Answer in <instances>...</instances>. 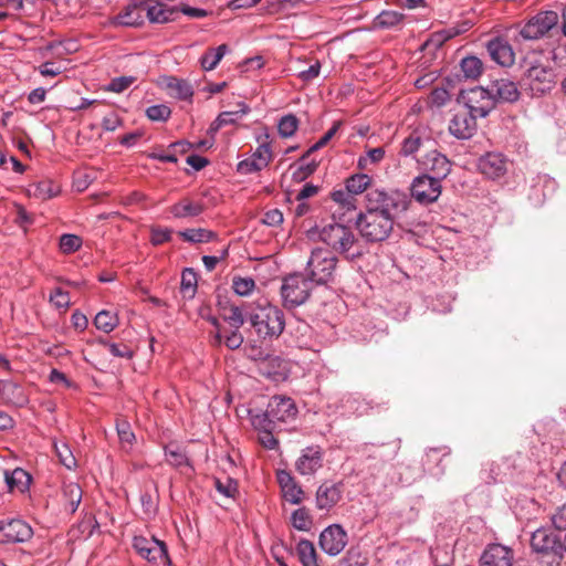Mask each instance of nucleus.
<instances>
[{"label":"nucleus","instance_id":"1","mask_svg":"<svg viewBox=\"0 0 566 566\" xmlns=\"http://www.w3.org/2000/svg\"><path fill=\"white\" fill-rule=\"evenodd\" d=\"M530 546L535 560L542 566L562 565L566 545L556 530L547 527L536 530L531 536Z\"/></svg>","mask_w":566,"mask_h":566},{"label":"nucleus","instance_id":"2","mask_svg":"<svg viewBox=\"0 0 566 566\" xmlns=\"http://www.w3.org/2000/svg\"><path fill=\"white\" fill-rule=\"evenodd\" d=\"M248 319L260 338H277L284 331L285 319L283 312L266 300H259L248 311Z\"/></svg>","mask_w":566,"mask_h":566},{"label":"nucleus","instance_id":"3","mask_svg":"<svg viewBox=\"0 0 566 566\" xmlns=\"http://www.w3.org/2000/svg\"><path fill=\"white\" fill-rule=\"evenodd\" d=\"M319 240L333 251L348 259H356L364 253V248L354 230L343 223L332 222L318 232Z\"/></svg>","mask_w":566,"mask_h":566},{"label":"nucleus","instance_id":"4","mask_svg":"<svg viewBox=\"0 0 566 566\" xmlns=\"http://www.w3.org/2000/svg\"><path fill=\"white\" fill-rule=\"evenodd\" d=\"M409 199L402 191L396 189H370L366 195V209L381 212L392 218L408 209Z\"/></svg>","mask_w":566,"mask_h":566},{"label":"nucleus","instance_id":"5","mask_svg":"<svg viewBox=\"0 0 566 566\" xmlns=\"http://www.w3.org/2000/svg\"><path fill=\"white\" fill-rule=\"evenodd\" d=\"M523 86L533 96H541L549 93L556 85V73L548 60H535L526 70L523 78Z\"/></svg>","mask_w":566,"mask_h":566},{"label":"nucleus","instance_id":"6","mask_svg":"<svg viewBox=\"0 0 566 566\" xmlns=\"http://www.w3.org/2000/svg\"><path fill=\"white\" fill-rule=\"evenodd\" d=\"M337 258L332 251L316 248L306 263V276L316 285L332 282L335 276Z\"/></svg>","mask_w":566,"mask_h":566},{"label":"nucleus","instance_id":"7","mask_svg":"<svg viewBox=\"0 0 566 566\" xmlns=\"http://www.w3.org/2000/svg\"><path fill=\"white\" fill-rule=\"evenodd\" d=\"M394 223L392 218L368 209L359 213L356 221L360 235L369 242L385 241L391 233Z\"/></svg>","mask_w":566,"mask_h":566},{"label":"nucleus","instance_id":"8","mask_svg":"<svg viewBox=\"0 0 566 566\" xmlns=\"http://www.w3.org/2000/svg\"><path fill=\"white\" fill-rule=\"evenodd\" d=\"M313 284L307 276L298 273L285 277L281 286L284 305L292 308L305 303Z\"/></svg>","mask_w":566,"mask_h":566},{"label":"nucleus","instance_id":"9","mask_svg":"<svg viewBox=\"0 0 566 566\" xmlns=\"http://www.w3.org/2000/svg\"><path fill=\"white\" fill-rule=\"evenodd\" d=\"M557 22L558 15L556 12H539L522 27L520 34L525 40H537L544 36Z\"/></svg>","mask_w":566,"mask_h":566},{"label":"nucleus","instance_id":"10","mask_svg":"<svg viewBox=\"0 0 566 566\" xmlns=\"http://www.w3.org/2000/svg\"><path fill=\"white\" fill-rule=\"evenodd\" d=\"M468 112L476 118H483L494 108V101L490 94V90L483 87H474L462 95Z\"/></svg>","mask_w":566,"mask_h":566},{"label":"nucleus","instance_id":"11","mask_svg":"<svg viewBox=\"0 0 566 566\" xmlns=\"http://www.w3.org/2000/svg\"><path fill=\"white\" fill-rule=\"evenodd\" d=\"M442 186L437 178L429 175H421L413 179L411 184V196L416 201L422 205L432 203L441 195Z\"/></svg>","mask_w":566,"mask_h":566},{"label":"nucleus","instance_id":"12","mask_svg":"<svg viewBox=\"0 0 566 566\" xmlns=\"http://www.w3.org/2000/svg\"><path fill=\"white\" fill-rule=\"evenodd\" d=\"M133 547L140 557L150 563H160L168 559L165 543L155 537L135 536Z\"/></svg>","mask_w":566,"mask_h":566},{"label":"nucleus","instance_id":"13","mask_svg":"<svg viewBox=\"0 0 566 566\" xmlns=\"http://www.w3.org/2000/svg\"><path fill=\"white\" fill-rule=\"evenodd\" d=\"M32 534V527L20 518L0 521V543H22Z\"/></svg>","mask_w":566,"mask_h":566},{"label":"nucleus","instance_id":"14","mask_svg":"<svg viewBox=\"0 0 566 566\" xmlns=\"http://www.w3.org/2000/svg\"><path fill=\"white\" fill-rule=\"evenodd\" d=\"M347 545V533L339 524L327 526L319 535L321 548L331 556L338 555Z\"/></svg>","mask_w":566,"mask_h":566},{"label":"nucleus","instance_id":"15","mask_svg":"<svg viewBox=\"0 0 566 566\" xmlns=\"http://www.w3.org/2000/svg\"><path fill=\"white\" fill-rule=\"evenodd\" d=\"M272 160V150L269 143H260L251 157L241 160L238 166V172L249 175L260 171L268 167Z\"/></svg>","mask_w":566,"mask_h":566},{"label":"nucleus","instance_id":"16","mask_svg":"<svg viewBox=\"0 0 566 566\" xmlns=\"http://www.w3.org/2000/svg\"><path fill=\"white\" fill-rule=\"evenodd\" d=\"M476 130V117L468 111L457 112L449 123V132L458 139H469Z\"/></svg>","mask_w":566,"mask_h":566},{"label":"nucleus","instance_id":"17","mask_svg":"<svg viewBox=\"0 0 566 566\" xmlns=\"http://www.w3.org/2000/svg\"><path fill=\"white\" fill-rule=\"evenodd\" d=\"M270 417L276 422H287L296 417L297 408L289 397L274 396L266 408Z\"/></svg>","mask_w":566,"mask_h":566},{"label":"nucleus","instance_id":"18","mask_svg":"<svg viewBox=\"0 0 566 566\" xmlns=\"http://www.w3.org/2000/svg\"><path fill=\"white\" fill-rule=\"evenodd\" d=\"M478 168L490 179H499L507 171V160L500 153H488L479 159Z\"/></svg>","mask_w":566,"mask_h":566},{"label":"nucleus","instance_id":"19","mask_svg":"<svg viewBox=\"0 0 566 566\" xmlns=\"http://www.w3.org/2000/svg\"><path fill=\"white\" fill-rule=\"evenodd\" d=\"M513 551L502 544H490L480 557V566H512Z\"/></svg>","mask_w":566,"mask_h":566},{"label":"nucleus","instance_id":"20","mask_svg":"<svg viewBox=\"0 0 566 566\" xmlns=\"http://www.w3.org/2000/svg\"><path fill=\"white\" fill-rule=\"evenodd\" d=\"M342 482H324L316 491V507L321 511H329L342 500Z\"/></svg>","mask_w":566,"mask_h":566},{"label":"nucleus","instance_id":"21","mask_svg":"<svg viewBox=\"0 0 566 566\" xmlns=\"http://www.w3.org/2000/svg\"><path fill=\"white\" fill-rule=\"evenodd\" d=\"M323 465V452L319 447H308L302 451L295 467L302 475L314 474Z\"/></svg>","mask_w":566,"mask_h":566},{"label":"nucleus","instance_id":"22","mask_svg":"<svg viewBox=\"0 0 566 566\" xmlns=\"http://www.w3.org/2000/svg\"><path fill=\"white\" fill-rule=\"evenodd\" d=\"M490 94L497 102H516L520 97V91L516 84L509 78H499L489 85Z\"/></svg>","mask_w":566,"mask_h":566},{"label":"nucleus","instance_id":"23","mask_svg":"<svg viewBox=\"0 0 566 566\" xmlns=\"http://www.w3.org/2000/svg\"><path fill=\"white\" fill-rule=\"evenodd\" d=\"M422 165L426 169L430 170L434 176L431 178H437L438 181L441 182L451 171V163L447 158L446 155L439 153L438 150L429 151L423 160Z\"/></svg>","mask_w":566,"mask_h":566},{"label":"nucleus","instance_id":"24","mask_svg":"<svg viewBox=\"0 0 566 566\" xmlns=\"http://www.w3.org/2000/svg\"><path fill=\"white\" fill-rule=\"evenodd\" d=\"M488 52L491 59L501 66H511L515 54L512 46L502 39H494L488 43Z\"/></svg>","mask_w":566,"mask_h":566},{"label":"nucleus","instance_id":"25","mask_svg":"<svg viewBox=\"0 0 566 566\" xmlns=\"http://www.w3.org/2000/svg\"><path fill=\"white\" fill-rule=\"evenodd\" d=\"M206 209L202 200H195L189 197L180 199L169 209L170 213L178 219L195 218L200 216Z\"/></svg>","mask_w":566,"mask_h":566},{"label":"nucleus","instance_id":"26","mask_svg":"<svg viewBox=\"0 0 566 566\" xmlns=\"http://www.w3.org/2000/svg\"><path fill=\"white\" fill-rule=\"evenodd\" d=\"M0 396L10 405L22 407L28 402V397L21 385L12 380H0Z\"/></svg>","mask_w":566,"mask_h":566},{"label":"nucleus","instance_id":"27","mask_svg":"<svg viewBox=\"0 0 566 566\" xmlns=\"http://www.w3.org/2000/svg\"><path fill=\"white\" fill-rule=\"evenodd\" d=\"M4 481L9 491H18L24 493L29 490L32 478L31 475L21 468H15L12 471H3Z\"/></svg>","mask_w":566,"mask_h":566},{"label":"nucleus","instance_id":"28","mask_svg":"<svg viewBox=\"0 0 566 566\" xmlns=\"http://www.w3.org/2000/svg\"><path fill=\"white\" fill-rule=\"evenodd\" d=\"M145 9L140 4H129L114 18V24L139 27L144 23Z\"/></svg>","mask_w":566,"mask_h":566},{"label":"nucleus","instance_id":"29","mask_svg":"<svg viewBox=\"0 0 566 566\" xmlns=\"http://www.w3.org/2000/svg\"><path fill=\"white\" fill-rule=\"evenodd\" d=\"M253 307L252 304L242 303V305H230L224 310L223 319L235 329H240V327L245 322V316L248 317V311Z\"/></svg>","mask_w":566,"mask_h":566},{"label":"nucleus","instance_id":"30","mask_svg":"<svg viewBox=\"0 0 566 566\" xmlns=\"http://www.w3.org/2000/svg\"><path fill=\"white\" fill-rule=\"evenodd\" d=\"M166 88L170 96L182 101H190L193 95L192 86L189 82L177 77H167L165 81Z\"/></svg>","mask_w":566,"mask_h":566},{"label":"nucleus","instance_id":"31","mask_svg":"<svg viewBox=\"0 0 566 566\" xmlns=\"http://www.w3.org/2000/svg\"><path fill=\"white\" fill-rule=\"evenodd\" d=\"M145 13L151 23H167L174 20L177 11L175 8L157 2L154 6L147 7Z\"/></svg>","mask_w":566,"mask_h":566},{"label":"nucleus","instance_id":"32","mask_svg":"<svg viewBox=\"0 0 566 566\" xmlns=\"http://www.w3.org/2000/svg\"><path fill=\"white\" fill-rule=\"evenodd\" d=\"M27 192L30 197L46 200L55 197L60 192V188L54 182L44 180L30 185Z\"/></svg>","mask_w":566,"mask_h":566},{"label":"nucleus","instance_id":"33","mask_svg":"<svg viewBox=\"0 0 566 566\" xmlns=\"http://www.w3.org/2000/svg\"><path fill=\"white\" fill-rule=\"evenodd\" d=\"M165 455L167 462L174 468L181 469L184 467L191 468L190 461L188 459L185 450L175 443H169L165 447Z\"/></svg>","mask_w":566,"mask_h":566},{"label":"nucleus","instance_id":"34","mask_svg":"<svg viewBox=\"0 0 566 566\" xmlns=\"http://www.w3.org/2000/svg\"><path fill=\"white\" fill-rule=\"evenodd\" d=\"M296 553L303 566H319L314 544L308 539H301L296 545Z\"/></svg>","mask_w":566,"mask_h":566},{"label":"nucleus","instance_id":"35","mask_svg":"<svg viewBox=\"0 0 566 566\" xmlns=\"http://www.w3.org/2000/svg\"><path fill=\"white\" fill-rule=\"evenodd\" d=\"M331 198L338 206V209L342 210V214L356 210L357 199L346 188L334 190L331 193Z\"/></svg>","mask_w":566,"mask_h":566},{"label":"nucleus","instance_id":"36","mask_svg":"<svg viewBox=\"0 0 566 566\" xmlns=\"http://www.w3.org/2000/svg\"><path fill=\"white\" fill-rule=\"evenodd\" d=\"M371 177L367 174H355L346 179L345 188L355 197L368 190Z\"/></svg>","mask_w":566,"mask_h":566},{"label":"nucleus","instance_id":"37","mask_svg":"<svg viewBox=\"0 0 566 566\" xmlns=\"http://www.w3.org/2000/svg\"><path fill=\"white\" fill-rule=\"evenodd\" d=\"M227 52V44H221L216 49L208 50L200 59L201 67L205 71L214 70Z\"/></svg>","mask_w":566,"mask_h":566},{"label":"nucleus","instance_id":"38","mask_svg":"<svg viewBox=\"0 0 566 566\" xmlns=\"http://www.w3.org/2000/svg\"><path fill=\"white\" fill-rule=\"evenodd\" d=\"M179 237L187 242L190 243H203L210 242L216 238V233L213 231L198 228V229H186L179 232Z\"/></svg>","mask_w":566,"mask_h":566},{"label":"nucleus","instance_id":"39","mask_svg":"<svg viewBox=\"0 0 566 566\" xmlns=\"http://www.w3.org/2000/svg\"><path fill=\"white\" fill-rule=\"evenodd\" d=\"M238 109L231 112H222L217 116L218 124L221 127L227 125H234L237 122L250 112V107L244 103H238Z\"/></svg>","mask_w":566,"mask_h":566},{"label":"nucleus","instance_id":"40","mask_svg":"<svg viewBox=\"0 0 566 566\" xmlns=\"http://www.w3.org/2000/svg\"><path fill=\"white\" fill-rule=\"evenodd\" d=\"M461 70L467 78L476 80L483 71V63L476 56H467L460 63Z\"/></svg>","mask_w":566,"mask_h":566},{"label":"nucleus","instance_id":"41","mask_svg":"<svg viewBox=\"0 0 566 566\" xmlns=\"http://www.w3.org/2000/svg\"><path fill=\"white\" fill-rule=\"evenodd\" d=\"M384 158L385 149L382 147L371 148L358 158L357 166L360 170H369L370 165L379 164Z\"/></svg>","mask_w":566,"mask_h":566},{"label":"nucleus","instance_id":"42","mask_svg":"<svg viewBox=\"0 0 566 566\" xmlns=\"http://www.w3.org/2000/svg\"><path fill=\"white\" fill-rule=\"evenodd\" d=\"M94 324L97 329L105 333L112 332L118 324L117 315L109 311H101L96 314Z\"/></svg>","mask_w":566,"mask_h":566},{"label":"nucleus","instance_id":"43","mask_svg":"<svg viewBox=\"0 0 566 566\" xmlns=\"http://www.w3.org/2000/svg\"><path fill=\"white\" fill-rule=\"evenodd\" d=\"M291 522L294 528L303 532L310 531L313 524L312 516L305 507L295 510L291 515Z\"/></svg>","mask_w":566,"mask_h":566},{"label":"nucleus","instance_id":"44","mask_svg":"<svg viewBox=\"0 0 566 566\" xmlns=\"http://www.w3.org/2000/svg\"><path fill=\"white\" fill-rule=\"evenodd\" d=\"M297 127H298V119L296 118V116L289 114V115L283 116L280 119L279 125H277V130H279V134L283 138H287L295 134V132L297 130Z\"/></svg>","mask_w":566,"mask_h":566},{"label":"nucleus","instance_id":"45","mask_svg":"<svg viewBox=\"0 0 566 566\" xmlns=\"http://www.w3.org/2000/svg\"><path fill=\"white\" fill-rule=\"evenodd\" d=\"M255 287V282L251 277H241L235 276L232 280V289L235 292V294L240 296H248L250 295Z\"/></svg>","mask_w":566,"mask_h":566},{"label":"nucleus","instance_id":"46","mask_svg":"<svg viewBox=\"0 0 566 566\" xmlns=\"http://www.w3.org/2000/svg\"><path fill=\"white\" fill-rule=\"evenodd\" d=\"M98 524L92 513H85L82 520L77 523V532L81 537L88 538L97 528Z\"/></svg>","mask_w":566,"mask_h":566},{"label":"nucleus","instance_id":"47","mask_svg":"<svg viewBox=\"0 0 566 566\" xmlns=\"http://www.w3.org/2000/svg\"><path fill=\"white\" fill-rule=\"evenodd\" d=\"M402 18L403 14L398 11H382L376 18V24L381 28H391L397 25L402 20Z\"/></svg>","mask_w":566,"mask_h":566},{"label":"nucleus","instance_id":"48","mask_svg":"<svg viewBox=\"0 0 566 566\" xmlns=\"http://www.w3.org/2000/svg\"><path fill=\"white\" fill-rule=\"evenodd\" d=\"M282 492L284 499L292 504H298L303 500L304 492L302 488L289 479L287 484L284 485V490H282Z\"/></svg>","mask_w":566,"mask_h":566},{"label":"nucleus","instance_id":"49","mask_svg":"<svg viewBox=\"0 0 566 566\" xmlns=\"http://www.w3.org/2000/svg\"><path fill=\"white\" fill-rule=\"evenodd\" d=\"M116 429L123 448L132 447L135 441V434L132 431L130 424L127 421L122 420L117 422Z\"/></svg>","mask_w":566,"mask_h":566},{"label":"nucleus","instance_id":"50","mask_svg":"<svg viewBox=\"0 0 566 566\" xmlns=\"http://www.w3.org/2000/svg\"><path fill=\"white\" fill-rule=\"evenodd\" d=\"M50 302L59 311L65 312L71 304V296L67 291H64L62 287H56L50 295Z\"/></svg>","mask_w":566,"mask_h":566},{"label":"nucleus","instance_id":"51","mask_svg":"<svg viewBox=\"0 0 566 566\" xmlns=\"http://www.w3.org/2000/svg\"><path fill=\"white\" fill-rule=\"evenodd\" d=\"M136 78L134 76H119L113 78L105 87L108 92L122 93L134 84Z\"/></svg>","mask_w":566,"mask_h":566},{"label":"nucleus","instance_id":"52","mask_svg":"<svg viewBox=\"0 0 566 566\" xmlns=\"http://www.w3.org/2000/svg\"><path fill=\"white\" fill-rule=\"evenodd\" d=\"M171 114L167 105H153L146 109V115L150 120H167Z\"/></svg>","mask_w":566,"mask_h":566},{"label":"nucleus","instance_id":"53","mask_svg":"<svg viewBox=\"0 0 566 566\" xmlns=\"http://www.w3.org/2000/svg\"><path fill=\"white\" fill-rule=\"evenodd\" d=\"M216 489L227 497H234L238 492V483L230 478H227L224 481L217 479Z\"/></svg>","mask_w":566,"mask_h":566},{"label":"nucleus","instance_id":"54","mask_svg":"<svg viewBox=\"0 0 566 566\" xmlns=\"http://www.w3.org/2000/svg\"><path fill=\"white\" fill-rule=\"evenodd\" d=\"M422 139L417 134H411L407 137L401 145V154L403 156H411L420 148Z\"/></svg>","mask_w":566,"mask_h":566},{"label":"nucleus","instance_id":"55","mask_svg":"<svg viewBox=\"0 0 566 566\" xmlns=\"http://www.w3.org/2000/svg\"><path fill=\"white\" fill-rule=\"evenodd\" d=\"M104 346L114 357L127 359L133 357V350L125 344L104 343Z\"/></svg>","mask_w":566,"mask_h":566},{"label":"nucleus","instance_id":"56","mask_svg":"<svg viewBox=\"0 0 566 566\" xmlns=\"http://www.w3.org/2000/svg\"><path fill=\"white\" fill-rule=\"evenodd\" d=\"M252 424L259 432H262V430L265 429L275 428V422L273 421L272 417H270L268 410L264 413L253 416Z\"/></svg>","mask_w":566,"mask_h":566},{"label":"nucleus","instance_id":"57","mask_svg":"<svg viewBox=\"0 0 566 566\" xmlns=\"http://www.w3.org/2000/svg\"><path fill=\"white\" fill-rule=\"evenodd\" d=\"M197 285V274L192 269H185L181 274V290L184 292H195Z\"/></svg>","mask_w":566,"mask_h":566},{"label":"nucleus","instance_id":"58","mask_svg":"<svg viewBox=\"0 0 566 566\" xmlns=\"http://www.w3.org/2000/svg\"><path fill=\"white\" fill-rule=\"evenodd\" d=\"M54 450L56 453V457L59 458L60 462L65 465L67 469L71 468V465L67 463L69 458L71 457V449L67 444V442H61L54 441L53 443Z\"/></svg>","mask_w":566,"mask_h":566},{"label":"nucleus","instance_id":"59","mask_svg":"<svg viewBox=\"0 0 566 566\" xmlns=\"http://www.w3.org/2000/svg\"><path fill=\"white\" fill-rule=\"evenodd\" d=\"M171 238V230L163 228H154L151 230L150 241L154 245H159L168 242Z\"/></svg>","mask_w":566,"mask_h":566},{"label":"nucleus","instance_id":"60","mask_svg":"<svg viewBox=\"0 0 566 566\" xmlns=\"http://www.w3.org/2000/svg\"><path fill=\"white\" fill-rule=\"evenodd\" d=\"M273 430L274 429H265L262 430V432H259L260 443L269 450L275 449L279 443L275 437L273 436Z\"/></svg>","mask_w":566,"mask_h":566},{"label":"nucleus","instance_id":"61","mask_svg":"<svg viewBox=\"0 0 566 566\" xmlns=\"http://www.w3.org/2000/svg\"><path fill=\"white\" fill-rule=\"evenodd\" d=\"M450 98L449 92L443 87L434 88L430 94L431 103L437 106L444 105Z\"/></svg>","mask_w":566,"mask_h":566},{"label":"nucleus","instance_id":"62","mask_svg":"<svg viewBox=\"0 0 566 566\" xmlns=\"http://www.w3.org/2000/svg\"><path fill=\"white\" fill-rule=\"evenodd\" d=\"M224 344L229 349H238L243 344V336L239 329H233L224 338Z\"/></svg>","mask_w":566,"mask_h":566},{"label":"nucleus","instance_id":"63","mask_svg":"<svg viewBox=\"0 0 566 566\" xmlns=\"http://www.w3.org/2000/svg\"><path fill=\"white\" fill-rule=\"evenodd\" d=\"M262 220L266 226L275 227L283 222V213L277 209H272L264 213Z\"/></svg>","mask_w":566,"mask_h":566},{"label":"nucleus","instance_id":"64","mask_svg":"<svg viewBox=\"0 0 566 566\" xmlns=\"http://www.w3.org/2000/svg\"><path fill=\"white\" fill-rule=\"evenodd\" d=\"M552 522L556 531H566V503L553 515Z\"/></svg>","mask_w":566,"mask_h":566}]
</instances>
